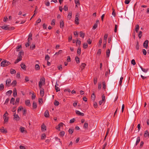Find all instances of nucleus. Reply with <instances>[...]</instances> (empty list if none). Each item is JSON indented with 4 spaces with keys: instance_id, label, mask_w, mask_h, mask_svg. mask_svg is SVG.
Segmentation results:
<instances>
[{
    "instance_id": "obj_56",
    "label": "nucleus",
    "mask_w": 149,
    "mask_h": 149,
    "mask_svg": "<svg viewBox=\"0 0 149 149\" xmlns=\"http://www.w3.org/2000/svg\"><path fill=\"white\" fill-rule=\"evenodd\" d=\"M74 130L70 129L68 130L69 133L70 134H72Z\"/></svg>"
},
{
    "instance_id": "obj_6",
    "label": "nucleus",
    "mask_w": 149,
    "mask_h": 149,
    "mask_svg": "<svg viewBox=\"0 0 149 149\" xmlns=\"http://www.w3.org/2000/svg\"><path fill=\"white\" fill-rule=\"evenodd\" d=\"M14 116V119L16 121H18L19 120L20 118L18 114L16 115L15 114Z\"/></svg>"
},
{
    "instance_id": "obj_61",
    "label": "nucleus",
    "mask_w": 149,
    "mask_h": 149,
    "mask_svg": "<svg viewBox=\"0 0 149 149\" xmlns=\"http://www.w3.org/2000/svg\"><path fill=\"white\" fill-rule=\"evenodd\" d=\"M131 63L133 65H135L136 64V62L134 59H132V60Z\"/></svg>"
},
{
    "instance_id": "obj_27",
    "label": "nucleus",
    "mask_w": 149,
    "mask_h": 149,
    "mask_svg": "<svg viewBox=\"0 0 149 149\" xmlns=\"http://www.w3.org/2000/svg\"><path fill=\"white\" fill-rule=\"evenodd\" d=\"M72 12H70L67 16L68 18H69V19H70L72 17Z\"/></svg>"
},
{
    "instance_id": "obj_24",
    "label": "nucleus",
    "mask_w": 149,
    "mask_h": 149,
    "mask_svg": "<svg viewBox=\"0 0 149 149\" xmlns=\"http://www.w3.org/2000/svg\"><path fill=\"white\" fill-rule=\"evenodd\" d=\"M86 66V64L85 63H82L80 66V68H81V70H83Z\"/></svg>"
},
{
    "instance_id": "obj_23",
    "label": "nucleus",
    "mask_w": 149,
    "mask_h": 149,
    "mask_svg": "<svg viewBox=\"0 0 149 149\" xmlns=\"http://www.w3.org/2000/svg\"><path fill=\"white\" fill-rule=\"evenodd\" d=\"M17 84V81L16 80H14L13 82L12 83L11 85L13 86H15Z\"/></svg>"
},
{
    "instance_id": "obj_25",
    "label": "nucleus",
    "mask_w": 149,
    "mask_h": 149,
    "mask_svg": "<svg viewBox=\"0 0 149 149\" xmlns=\"http://www.w3.org/2000/svg\"><path fill=\"white\" fill-rule=\"evenodd\" d=\"M79 35L80 37L84 38V37L85 33H83L81 31L80 32Z\"/></svg>"
},
{
    "instance_id": "obj_46",
    "label": "nucleus",
    "mask_w": 149,
    "mask_h": 149,
    "mask_svg": "<svg viewBox=\"0 0 149 149\" xmlns=\"http://www.w3.org/2000/svg\"><path fill=\"white\" fill-rule=\"evenodd\" d=\"M14 101H15V99L14 98L12 97L10 100V103H13V104H14Z\"/></svg>"
},
{
    "instance_id": "obj_35",
    "label": "nucleus",
    "mask_w": 149,
    "mask_h": 149,
    "mask_svg": "<svg viewBox=\"0 0 149 149\" xmlns=\"http://www.w3.org/2000/svg\"><path fill=\"white\" fill-rule=\"evenodd\" d=\"M17 95V91L16 89L14 90L13 92V95L14 97H15Z\"/></svg>"
},
{
    "instance_id": "obj_7",
    "label": "nucleus",
    "mask_w": 149,
    "mask_h": 149,
    "mask_svg": "<svg viewBox=\"0 0 149 149\" xmlns=\"http://www.w3.org/2000/svg\"><path fill=\"white\" fill-rule=\"evenodd\" d=\"M148 40H146L143 43V46L146 49H147L148 47Z\"/></svg>"
},
{
    "instance_id": "obj_58",
    "label": "nucleus",
    "mask_w": 149,
    "mask_h": 149,
    "mask_svg": "<svg viewBox=\"0 0 149 149\" xmlns=\"http://www.w3.org/2000/svg\"><path fill=\"white\" fill-rule=\"evenodd\" d=\"M97 78L96 77H95L94 79V84H96L97 83Z\"/></svg>"
},
{
    "instance_id": "obj_16",
    "label": "nucleus",
    "mask_w": 149,
    "mask_h": 149,
    "mask_svg": "<svg viewBox=\"0 0 149 149\" xmlns=\"http://www.w3.org/2000/svg\"><path fill=\"white\" fill-rule=\"evenodd\" d=\"M22 59L21 58V57H19V58L17 57V59L15 61L14 63L15 64L21 61Z\"/></svg>"
},
{
    "instance_id": "obj_36",
    "label": "nucleus",
    "mask_w": 149,
    "mask_h": 149,
    "mask_svg": "<svg viewBox=\"0 0 149 149\" xmlns=\"http://www.w3.org/2000/svg\"><path fill=\"white\" fill-rule=\"evenodd\" d=\"M62 51L61 50H60L58 52H56L54 55H58L61 53H62Z\"/></svg>"
},
{
    "instance_id": "obj_64",
    "label": "nucleus",
    "mask_w": 149,
    "mask_h": 149,
    "mask_svg": "<svg viewBox=\"0 0 149 149\" xmlns=\"http://www.w3.org/2000/svg\"><path fill=\"white\" fill-rule=\"evenodd\" d=\"M8 115V113L7 111H6L3 115V117H8L7 116Z\"/></svg>"
},
{
    "instance_id": "obj_26",
    "label": "nucleus",
    "mask_w": 149,
    "mask_h": 149,
    "mask_svg": "<svg viewBox=\"0 0 149 149\" xmlns=\"http://www.w3.org/2000/svg\"><path fill=\"white\" fill-rule=\"evenodd\" d=\"M4 119V124H5L6 123H7L8 122V117H3Z\"/></svg>"
},
{
    "instance_id": "obj_5",
    "label": "nucleus",
    "mask_w": 149,
    "mask_h": 149,
    "mask_svg": "<svg viewBox=\"0 0 149 149\" xmlns=\"http://www.w3.org/2000/svg\"><path fill=\"white\" fill-rule=\"evenodd\" d=\"M11 80L10 79H7L6 81V85L8 86H9L10 85Z\"/></svg>"
},
{
    "instance_id": "obj_43",
    "label": "nucleus",
    "mask_w": 149,
    "mask_h": 149,
    "mask_svg": "<svg viewBox=\"0 0 149 149\" xmlns=\"http://www.w3.org/2000/svg\"><path fill=\"white\" fill-rule=\"evenodd\" d=\"M55 88L57 92L60 91V88L58 87H57L56 85H55Z\"/></svg>"
},
{
    "instance_id": "obj_20",
    "label": "nucleus",
    "mask_w": 149,
    "mask_h": 149,
    "mask_svg": "<svg viewBox=\"0 0 149 149\" xmlns=\"http://www.w3.org/2000/svg\"><path fill=\"white\" fill-rule=\"evenodd\" d=\"M21 68H22L23 70H26V65L22 63L21 64Z\"/></svg>"
},
{
    "instance_id": "obj_52",
    "label": "nucleus",
    "mask_w": 149,
    "mask_h": 149,
    "mask_svg": "<svg viewBox=\"0 0 149 149\" xmlns=\"http://www.w3.org/2000/svg\"><path fill=\"white\" fill-rule=\"evenodd\" d=\"M46 137V135L45 134H43L42 135L41 139H43Z\"/></svg>"
},
{
    "instance_id": "obj_49",
    "label": "nucleus",
    "mask_w": 149,
    "mask_h": 149,
    "mask_svg": "<svg viewBox=\"0 0 149 149\" xmlns=\"http://www.w3.org/2000/svg\"><path fill=\"white\" fill-rule=\"evenodd\" d=\"M24 129H25V128L23 127H20V131H21V132H22V133L23 132H24Z\"/></svg>"
},
{
    "instance_id": "obj_39",
    "label": "nucleus",
    "mask_w": 149,
    "mask_h": 149,
    "mask_svg": "<svg viewBox=\"0 0 149 149\" xmlns=\"http://www.w3.org/2000/svg\"><path fill=\"white\" fill-rule=\"evenodd\" d=\"M81 49L79 47H78L77 50V53L79 55H80V54H81Z\"/></svg>"
},
{
    "instance_id": "obj_9",
    "label": "nucleus",
    "mask_w": 149,
    "mask_h": 149,
    "mask_svg": "<svg viewBox=\"0 0 149 149\" xmlns=\"http://www.w3.org/2000/svg\"><path fill=\"white\" fill-rule=\"evenodd\" d=\"M3 127H2L1 128H0V131L1 132L3 133H7V131L6 130L4 129Z\"/></svg>"
},
{
    "instance_id": "obj_34",
    "label": "nucleus",
    "mask_w": 149,
    "mask_h": 149,
    "mask_svg": "<svg viewBox=\"0 0 149 149\" xmlns=\"http://www.w3.org/2000/svg\"><path fill=\"white\" fill-rule=\"evenodd\" d=\"M75 60L77 63H79V58L77 57L76 56L75 57Z\"/></svg>"
},
{
    "instance_id": "obj_62",
    "label": "nucleus",
    "mask_w": 149,
    "mask_h": 149,
    "mask_svg": "<svg viewBox=\"0 0 149 149\" xmlns=\"http://www.w3.org/2000/svg\"><path fill=\"white\" fill-rule=\"evenodd\" d=\"M58 70H62V66L61 65L58 66Z\"/></svg>"
},
{
    "instance_id": "obj_38",
    "label": "nucleus",
    "mask_w": 149,
    "mask_h": 149,
    "mask_svg": "<svg viewBox=\"0 0 149 149\" xmlns=\"http://www.w3.org/2000/svg\"><path fill=\"white\" fill-rule=\"evenodd\" d=\"M16 72L15 70L13 69H11L10 70V73L11 74H15Z\"/></svg>"
},
{
    "instance_id": "obj_19",
    "label": "nucleus",
    "mask_w": 149,
    "mask_h": 149,
    "mask_svg": "<svg viewBox=\"0 0 149 149\" xmlns=\"http://www.w3.org/2000/svg\"><path fill=\"white\" fill-rule=\"evenodd\" d=\"M139 28V25L138 24H137L135 26V31L136 33L138 32Z\"/></svg>"
},
{
    "instance_id": "obj_21",
    "label": "nucleus",
    "mask_w": 149,
    "mask_h": 149,
    "mask_svg": "<svg viewBox=\"0 0 149 149\" xmlns=\"http://www.w3.org/2000/svg\"><path fill=\"white\" fill-rule=\"evenodd\" d=\"M95 98V96L94 93H92L91 95V99L93 100L94 101Z\"/></svg>"
},
{
    "instance_id": "obj_37",
    "label": "nucleus",
    "mask_w": 149,
    "mask_h": 149,
    "mask_svg": "<svg viewBox=\"0 0 149 149\" xmlns=\"http://www.w3.org/2000/svg\"><path fill=\"white\" fill-rule=\"evenodd\" d=\"M108 36V35L107 33L105 34L104 36V40H105L106 42V41L107 39V38Z\"/></svg>"
},
{
    "instance_id": "obj_50",
    "label": "nucleus",
    "mask_w": 149,
    "mask_h": 149,
    "mask_svg": "<svg viewBox=\"0 0 149 149\" xmlns=\"http://www.w3.org/2000/svg\"><path fill=\"white\" fill-rule=\"evenodd\" d=\"M41 22V19H38L36 22V24L35 25L37 24L38 23H40Z\"/></svg>"
},
{
    "instance_id": "obj_31",
    "label": "nucleus",
    "mask_w": 149,
    "mask_h": 149,
    "mask_svg": "<svg viewBox=\"0 0 149 149\" xmlns=\"http://www.w3.org/2000/svg\"><path fill=\"white\" fill-rule=\"evenodd\" d=\"M140 138L139 137H138L137 138L136 145L140 142Z\"/></svg>"
},
{
    "instance_id": "obj_30",
    "label": "nucleus",
    "mask_w": 149,
    "mask_h": 149,
    "mask_svg": "<svg viewBox=\"0 0 149 149\" xmlns=\"http://www.w3.org/2000/svg\"><path fill=\"white\" fill-rule=\"evenodd\" d=\"M35 69L36 70H38L40 69V66L38 64H36L35 66Z\"/></svg>"
},
{
    "instance_id": "obj_13",
    "label": "nucleus",
    "mask_w": 149,
    "mask_h": 149,
    "mask_svg": "<svg viewBox=\"0 0 149 149\" xmlns=\"http://www.w3.org/2000/svg\"><path fill=\"white\" fill-rule=\"evenodd\" d=\"M140 68L144 72H147L148 70V69H144L141 66H140Z\"/></svg>"
},
{
    "instance_id": "obj_22",
    "label": "nucleus",
    "mask_w": 149,
    "mask_h": 149,
    "mask_svg": "<svg viewBox=\"0 0 149 149\" xmlns=\"http://www.w3.org/2000/svg\"><path fill=\"white\" fill-rule=\"evenodd\" d=\"M37 104L36 102H33V109H36L37 108Z\"/></svg>"
},
{
    "instance_id": "obj_29",
    "label": "nucleus",
    "mask_w": 149,
    "mask_h": 149,
    "mask_svg": "<svg viewBox=\"0 0 149 149\" xmlns=\"http://www.w3.org/2000/svg\"><path fill=\"white\" fill-rule=\"evenodd\" d=\"M110 54V51L109 49H108L107 50L106 52V55L107 57H109Z\"/></svg>"
},
{
    "instance_id": "obj_44",
    "label": "nucleus",
    "mask_w": 149,
    "mask_h": 149,
    "mask_svg": "<svg viewBox=\"0 0 149 149\" xmlns=\"http://www.w3.org/2000/svg\"><path fill=\"white\" fill-rule=\"evenodd\" d=\"M55 20L54 19H53L51 22V24L52 25H54L55 24Z\"/></svg>"
},
{
    "instance_id": "obj_47",
    "label": "nucleus",
    "mask_w": 149,
    "mask_h": 149,
    "mask_svg": "<svg viewBox=\"0 0 149 149\" xmlns=\"http://www.w3.org/2000/svg\"><path fill=\"white\" fill-rule=\"evenodd\" d=\"M22 53V51H20L19 52V54H18V58H19V57H21V58L22 59V56L21 55V53Z\"/></svg>"
},
{
    "instance_id": "obj_18",
    "label": "nucleus",
    "mask_w": 149,
    "mask_h": 149,
    "mask_svg": "<svg viewBox=\"0 0 149 149\" xmlns=\"http://www.w3.org/2000/svg\"><path fill=\"white\" fill-rule=\"evenodd\" d=\"M74 1L75 3L76 4V7L77 6V5H80L79 0H74Z\"/></svg>"
},
{
    "instance_id": "obj_1",
    "label": "nucleus",
    "mask_w": 149,
    "mask_h": 149,
    "mask_svg": "<svg viewBox=\"0 0 149 149\" xmlns=\"http://www.w3.org/2000/svg\"><path fill=\"white\" fill-rule=\"evenodd\" d=\"M10 63L8 61L3 60L1 63V66L2 67H5L10 64Z\"/></svg>"
},
{
    "instance_id": "obj_4",
    "label": "nucleus",
    "mask_w": 149,
    "mask_h": 149,
    "mask_svg": "<svg viewBox=\"0 0 149 149\" xmlns=\"http://www.w3.org/2000/svg\"><path fill=\"white\" fill-rule=\"evenodd\" d=\"M79 17V15L78 13H77L75 16V23L77 25L79 24V22L78 21Z\"/></svg>"
},
{
    "instance_id": "obj_63",
    "label": "nucleus",
    "mask_w": 149,
    "mask_h": 149,
    "mask_svg": "<svg viewBox=\"0 0 149 149\" xmlns=\"http://www.w3.org/2000/svg\"><path fill=\"white\" fill-rule=\"evenodd\" d=\"M43 102L42 98H39L38 100V102L39 104L42 103Z\"/></svg>"
},
{
    "instance_id": "obj_15",
    "label": "nucleus",
    "mask_w": 149,
    "mask_h": 149,
    "mask_svg": "<svg viewBox=\"0 0 149 149\" xmlns=\"http://www.w3.org/2000/svg\"><path fill=\"white\" fill-rule=\"evenodd\" d=\"M32 34L31 33H30L29 35L28 38V41L29 42L32 40Z\"/></svg>"
},
{
    "instance_id": "obj_60",
    "label": "nucleus",
    "mask_w": 149,
    "mask_h": 149,
    "mask_svg": "<svg viewBox=\"0 0 149 149\" xmlns=\"http://www.w3.org/2000/svg\"><path fill=\"white\" fill-rule=\"evenodd\" d=\"M112 14L114 17L115 16V15H116L115 10L113 8V12L112 13Z\"/></svg>"
},
{
    "instance_id": "obj_32",
    "label": "nucleus",
    "mask_w": 149,
    "mask_h": 149,
    "mask_svg": "<svg viewBox=\"0 0 149 149\" xmlns=\"http://www.w3.org/2000/svg\"><path fill=\"white\" fill-rule=\"evenodd\" d=\"M4 88V86L3 84H0V90L2 91V90Z\"/></svg>"
},
{
    "instance_id": "obj_40",
    "label": "nucleus",
    "mask_w": 149,
    "mask_h": 149,
    "mask_svg": "<svg viewBox=\"0 0 149 149\" xmlns=\"http://www.w3.org/2000/svg\"><path fill=\"white\" fill-rule=\"evenodd\" d=\"M102 39L101 38H100V39L99 41V42L98 45V46L100 47L101 45V44L102 43Z\"/></svg>"
},
{
    "instance_id": "obj_17",
    "label": "nucleus",
    "mask_w": 149,
    "mask_h": 149,
    "mask_svg": "<svg viewBox=\"0 0 149 149\" xmlns=\"http://www.w3.org/2000/svg\"><path fill=\"white\" fill-rule=\"evenodd\" d=\"M41 128L42 131H45L46 130V127L44 124L42 125Z\"/></svg>"
},
{
    "instance_id": "obj_28",
    "label": "nucleus",
    "mask_w": 149,
    "mask_h": 149,
    "mask_svg": "<svg viewBox=\"0 0 149 149\" xmlns=\"http://www.w3.org/2000/svg\"><path fill=\"white\" fill-rule=\"evenodd\" d=\"M142 32L140 31L138 33V36L139 37V39L141 38L142 36Z\"/></svg>"
},
{
    "instance_id": "obj_53",
    "label": "nucleus",
    "mask_w": 149,
    "mask_h": 149,
    "mask_svg": "<svg viewBox=\"0 0 149 149\" xmlns=\"http://www.w3.org/2000/svg\"><path fill=\"white\" fill-rule=\"evenodd\" d=\"M97 24H95L94 26H93V29L94 30L96 29L97 26Z\"/></svg>"
},
{
    "instance_id": "obj_12",
    "label": "nucleus",
    "mask_w": 149,
    "mask_h": 149,
    "mask_svg": "<svg viewBox=\"0 0 149 149\" xmlns=\"http://www.w3.org/2000/svg\"><path fill=\"white\" fill-rule=\"evenodd\" d=\"M41 89L40 91V95L42 97H43L44 95V92L43 88H40Z\"/></svg>"
},
{
    "instance_id": "obj_41",
    "label": "nucleus",
    "mask_w": 149,
    "mask_h": 149,
    "mask_svg": "<svg viewBox=\"0 0 149 149\" xmlns=\"http://www.w3.org/2000/svg\"><path fill=\"white\" fill-rule=\"evenodd\" d=\"M65 133V132L63 131H62L60 132L59 135L61 136H64Z\"/></svg>"
},
{
    "instance_id": "obj_14",
    "label": "nucleus",
    "mask_w": 149,
    "mask_h": 149,
    "mask_svg": "<svg viewBox=\"0 0 149 149\" xmlns=\"http://www.w3.org/2000/svg\"><path fill=\"white\" fill-rule=\"evenodd\" d=\"M64 23L63 20H61L60 22V27L61 28H63L64 26Z\"/></svg>"
},
{
    "instance_id": "obj_57",
    "label": "nucleus",
    "mask_w": 149,
    "mask_h": 149,
    "mask_svg": "<svg viewBox=\"0 0 149 149\" xmlns=\"http://www.w3.org/2000/svg\"><path fill=\"white\" fill-rule=\"evenodd\" d=\"M30 41L29 42L28 41V42L25 44V46H26V47H29L30 45Z\"/></svg>"
},
{
    "instance_id": "obj_2",
    "label": "nucleus",
    "mask_w": 149,
    "mask_h": 149,
    "mask_svg": "<svg viewBox=\"0 0 149 149\" xmlns=\"http://www.w3.org/2000/svg\"><path fill=\"white\" fill-rule=\"evenodd\" d=\"M1 28L3 29L8 30H13L14 29V27H9L8 25H4L1 26Z\"/></svg>"
},
{
    "instance_id": "obj_48",
    "label": "nucleus",
    "mask_w": 149,
    "mask_h": 149,
    "mask_svg": "<svg viewBox=\"0 0 149 149\" xmlns=\"http://www.w3.org/2000/svg\"><path fill=\"white\" fill-rule=\"evenodd\" d=\"M148 132L146 131L145 132V133H144V136L145 137H147L148 136Z\"/></svg>"
},
{
    "instance_id": "obj_51",
    "label": "nucleus",
    "mask_w": 149,
    "mask_h": 149,
    "mask_svg": "<svg viewBox=\"0 0 149 149\" xmlns=\"http://www.w3.org/2000/svg\"><path fill=\"white\" fill-rule=\"evenodd\" d=\"M76 45H77V44L79 45H80L81 42L79 40H77L76 41Z\"/></svg>"
},
{
    "instance_id": "obj_10",
    "label": "nucleus",
    "mask_w": 149,
    "mask_h": 149,
    "mask_svg": "<svg viewBox=\"0 0 149 149\" xmlns=\"http://www.w3.org/2000/svg\"><path fill=\"white\" fill-rule=\"evenodd\" d=\"M76 113L77 114L81 116H84V115L83 113H81L79 111L77 110L76 111Z\"/></svg>"
},
{
    "instance_id": "obj_55",
    "label": "nucleus",
    "mask_w": 149,
    "mask_h": 149,
    "mask_svg": "<svg viewBox=\"0 0 149 149\" xmlns=\"http://www.w3.org/2000/svg\"><path fill=\"white\" fill-rule=\"evenodd\" d=\"M49 58H50V57L48 55H47L45 56V60H46L47 61H48L49 59Z\"/></svg>"
},
{
    "instance_id": "obj_45",
    "label": "nucleus",
    "mask_w": 149,
    "mask_h": 149,
    "mask_svg": "<svg viewBox=\"0 0 149 149\" xmlns=\"http://www.w3.org/2000/svg\"><path fill=\"white\" fill-rule=\"evenodd\" d=\"M59 102L56 100H55L54 102V104L55 106H57L59 104Z\"/></svg>"
},
{
    "instance_id": "obj_42",
    "label": "nucleus",
    "mask_w": 149,
    "mask_h": 149,
    "mask_svg": "<svg viewBox=\"0 0 149 149\" xmlns=\"http://www.w3.org/2000/svg\"><path fill=\"white\" fill-rule=\"evenodd\" d=\"M84 128L87 129L88 128V124L87 123L85 122L84 126Z\"/></svg>"
},
{
    "instance_id": "obj_59",
    "label": "nucleus",
    "mask_w": 149,
    "mask_h": 149,
    "mask_svg": "<svg viewBox=\"0 0 149 149\" xmlns=\"http://www.w3.org/2000/svg\"><path fill=\"white\" fill-rule=\"evenodd\" d=\"M117 28H118V26L116 24L115 25V28H114V31L115 32V33L117 31Z\"/></svg>"
},
{
    "instance_id": "obj_33",
    "label": "nucleus",
    "mask_w": 149,
    "mask_h": 149,
    "mask_svg": "<svg viewBox=\"0 0 149 149\" xmlns=\"http://www.w3.org/2000/svg\"><path fill=\"white\" fill-rule=\"evenodd\" d=\"M88 44L86 43H84L83 45V47L84 49H86L88 47Z\"/></svg>"
},
{
    "instance_id": "obj_8",
    "label": "nucleus",
    "mask_w": 149,
    "mask_h": 149,
    "mask_svg": "<svg viewBox=\"0 0 149 149\" xmlns=\"http://www.w3.org/2000/svg\"><path fill=\"white\" fill-rule=\"evenodd\" d=\"M25 104L26 106L30 107L31 106V103L30 102V100H27L25 101Z\"/></svg>"
},
{
    "instance_id": "obj_3",
    "label": "nucleus",
    "mask_w": 149,
    "mask_h": 149,
    "mask_svg": "<svg viewBox=\"0 0 149 149\" xmlns=\"http://www.w3.org/2000/svg\"><path fill=\"white\" fill-rule=\"evenodd\" d=\"M45 82V79L42 78L40 79L39 83V86L40 88H41L42 83L44 84Z\"/></svg>"
},
{
    "instance_id": "obj_54",
    "label": "nucleus",
    "mask_w": 149,
    "mask_h": 149,
    "mask_svg": "<svg viewBox=\"0 0 149 149\" xmlns=\"http://www.w3.org/2000/svg\"><path fill=\"white\" fill-rule=\"evenodd\" d=\"M123 79V77H121L120 78V81L119 82V85H121L122 80Z\"/></svg>"
},
{
    "instance_id": "obj_11",
    "label": "nucleus",
    "mask_w": 149,
    "mask_h": 149,
    "mask_svg": "<svg viewBox=\"0 0 149 149\" xmlns=\"http://www.w3.org/2000/svg\"><path fill=\"white\" fill-rule=\"evenodd\" d=\"M44 116L45 117H48L49 116V114L48 110H46L44 113Z\"/></svg>"
}]
</instances>
